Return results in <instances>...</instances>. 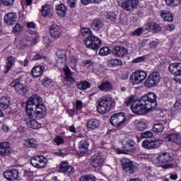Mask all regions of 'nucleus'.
<instances>
[{"label":"nucleus","mask_w":181,"mask_h":181,"mask_svg":"<svg viewBox=\"0 0 181 181\" xmlns=\"http://www.w3.org/2000/svg\"><path fill=\"white\" fill-rule=\"evenodd\" d=\"M156 98V94L152 92L143 95L132 105L131 109L132 112L138 115H144V114H146L148 111L155 110V108L158 107Z\"/></svg>","instance_id":"1"},{"label":"nucleus","mask_w":181,"mask_h":181,"mask_svg":"<svg viewBox=\"0 0 181 181\" xmlns=\"http://www.w3.org/2000/svg\"><path fill=\"white\" fill-rule=\"evenodd\" d=\"M28 115L34 117L37 119H42L47 114L46 106L42 103V98L37 95H32L26 105Z\"/></svg>","instance_id":"2"},{"label":"nucleus","mask_w":181,"mask_h":181,"mask_svg":"<svg viewBox=\"0 0 181 181\" xmlns=\"http://www.w3.org/2000/svg\"><path fill=\"white\" fill-rule=\"evenodd\" d=\"M115 105V101L112 98L103 97L99 100L98 111L100 114H106L110 112L111 108Z\"/></svg>","instance_id":"3"},{"label":"nucleus","mask_w":181,"mask_h":181,"mask_svg":"<svg viewBox=\"0 0 181 181\" xmlns=\"http://www.w3.org/2000/svg\"><path fill=\"white\" fill-rule=\"evenodd\" d=\"M85 45L88 49L98 52L101 47V40L95 35L90 34L85 39Z\"/></svg>","instance_id":"4"},{"label":"nucleus","mask_w":181,"mask_h":181,"mask_svg":"<svg viewBox=\"0 0 181 181\" xmlns=\"http://www.w3.org/2000/svg\"><path fill=\"white\" fill-rule=\"evenodd\" d=\"M110 121L113 127L119 128L120 127H122V125L125 124V121H127L125 113L122 112L115 113L110 117Z\"/></svg>","instance_id":"5"},{"label":"nucleus","mask_w":181,"mask_h":181,"mask_svg":"<svg viewBox=\"0 0 181 181\" xmlns=\"http://www.w3.org/2000/svg\"><path fill=\"white\" fill-rule=\"evenodd\" d=\"M160 81V74L158 71L152 72L144 82L145 87L152 88L155 86H158Z\"/></svg>","instance_id":"6"},{"label":"nucleus","mask_w":181,"mask_h":181,"mask_svg":"<svg viewBox=\"0 0 181 181\" xmlns=\"http://www.w3.org/2000/svg\"><path fill=\"white\" fill-rule=\"evenodd\" d=\"M148 74L144 71H136L130 76V83L133 86L141 84L146 78Z\"/></svg>","instance_id":"7"},{"label":"nucleus","mask_w":181,"mask_h":181,"mask_svg":"<svg viewBox=\"0 0 181 181\" xmlns=\"http://www.w3.org/2000/svg\"><path fill=\"white\" fill-rule=\"evenodd\" d=\"M122 168L126 173L132 174L135 172L136 167L134 165V162L128 158H122L121 160Z\"/></svg>","instance_id":"8"},{"label":"nucleus","mask_w":181,"mask_h":181,"mask_svg":"<svg viewBox=\"0 0 181 181\" xmlns=\"http://www.w3.org/2000/svg\"><path fill=\"white\" fill-rule=\"evenodd\" d=\"M90 165L95 169H101L104 165V158L100 153L94 154L91 158Z\"/></svg>","instance_id":"9"},{"label":"nucleus","mask_w":181,"mask_h":181,"mask_svg":"<svg viewBox=\"0 0 181 181\" xmlns=\"http://www.w3.org/2000/svg\"><path fill=\"white\" fill-rule=\"evenodd\" d=\"M30 163L37 169H43L47 163V159L43 156H36L30 160Z\"/></svg>","instance_id":"10"},{"label":"nucleus","mask_w":181,"mask_h":181,"mask_svg":"<svg viewBox=\"0 0 181 181\" xmlns=\"http://www.w3.org/2000/svg\"><path fill=\"white\" fill-rule=\"evenodd\" d=\"M11 87H13L15 88L16 91L18 93V94H21V95H25L26 93H28V87L24 86L21 83V80L16 79L13 81L11 84Z\"/></svg>","instance_id":"11"},{"label":"nucleus","mask_w":181,"mask_h":181,"mask_svg":"<svg viewBox=\"0 0 181 181\" xmlns=\"http://www.w3.org/2000/svg\"><path fill=\"white\" fill-rule=\"evenodd\" d=\"M163 144V141L161 139L148 141L144 140L142 142L143 148L145 149H158V148H160V145Z\"/></svg>","instance_id":"12"},{"label":"nucleus","mask_w":181,"mask_h":181,"mask_svg":"<svg viewBox=\"0 0 181 181\" xmlns=\"http://www.w3.org/2000/svg\"><path fill=\"white\" fill-rule=\"evenodd\" d=\"M122 150L118 149L117 153H124L127 155L128 152H131L134 149L135 143L132 140L127 139L122 141Z\"/></svg>","instance_id":"13"},{"label":"nucleus","mask_w":181,"mask_h":181,"mask_svg":"<svg viewBox=\"0 0 181 181\" xmlns=\"http://www.w3.org/2000/svg\"><path fill=\"white\" fill-rule=\"evenodd\" d=\"M139 6V0H125L122 4V8L124 9V11H134V9H136Z\"/></svg>","instance_id":"14"},{"label":"nucleus","mask_w":181,"mask_h":181,"mask_svg":"<svg viewBox=\"0 0 181 181\" xmlns=\"http://www.w3.org/2000/svg\"><path fill=\"white\" fill-rule=\"evenodd\" d=\"M59 172L68 176L74 173V167L69 165L67 161H62L60 164Z\"/></svg>","instance_id":"15"},{"label":"nucleus","mask_w":181,"mask_h":181,"mask_svg":"<svg viewBox=\"0 0 181 181\" xmlns=\"http://www.w3.org/2000/svg\"><path fill=\"white\" fill-rule=\"evenodd\" d=\"M4 177L8 181H15L19 179V171L16 169L5 171L3 174Z\"/></svg>","instance_id":"16"},{"label":"nucleus","mask_w":181,"mask_h":181,"mask_svg":"<svg viewBox=\"0 0 181 181\" xmlns=\"http://www.w3.org/2000/svg\"><path fill=\"white\" fill-rule=\"evenodd\" d=\"M168 70L172 74H175L174 80L177 81V76H181V63L170 64Z\"/></svg>","instance_id":"17"},{"label":"nucleus","mask_w":181,"mask_h":181,"mask_svg":"<svg viewBox=\"0 0 181 181\" xmlns=\"http://www.w3.org/2000/svg\"><path fill=\"white\" fill-rule=\"evenodd\" d=\"M9 105H11V100L9 99V97L2 96L0 98V117H4V112H2V111L8 110Z\"/></svg>","instance_id":"18"},{"label":"nucleus","mask_w":181,"mask_h":181,"mask_svg":"<svg viewBox=\"0 0 181 181\" xmlns=\"http://www.w3.org/2000/svg\"><path fill=\"white\" fill-rule=\"evenodd\" d=\"M9 153H11V143H0V156L5 158V156H9Z\"/></svg>","instance_id":"19"},{"label":"nucleus","mask_w":181,"mask_h":181,"mask_svg":"<svg viewBox=\"0 0 181 181\" xmlns=\"http://www.w3.org/2000/svg\"><path fill=\"white\" fill-rule=\"evenodd\" d=\"M63 30H62V28L57 25H52L49 28V33L50 35L54 38V39H59L60 36H62Z\"/></svg>","instance_id":"20"},{"label":"nucleus","mask_w":181,"mask_h":181,"mask_svg":"<svg viewBox=\"0 0 181 181\" xmlns=\"http://www.w3.org/2000/svg\"><path fill=\"white\" fill-rule=\"evenodd\" d=\"M112 53L115 57H124L128 50L122 46H116L112 49Z\"/></svg>","instance_id":"21"},{"label":"nucleus","mask_w":181,"mask_h":181,"mask_svg":"<svg viewBox=\"0 0 181 181\" xmlns=\"http://www.w3.org/2000/svg\"><path fill=\"white\" fill-rule=\"evenodd\" d=\"M28 117L29 121L26 122V124L28 125V127H29V128H32L33 129H40V128H42V124L36 121V119H37L35 117H30L29 115Z\"/></svg>","instance_id":"22"},{"label":"nucleus","mask_w":181,"mask_h":181,"mask_svg":"<svg viewBox=\"0 0 181 181\" xmlns=\"http://www.w3.org/2000/svg\"><path fill=\"white\" fill-rule=\"evenodd\" d=\"M146 30L148 32H152V33H158L160 32L161 28L160 25L155 22H150L145 25Z\"/></svg>","instance_id":"23"},{"label":"nucleus","mask_w":181,"mask_h":181,"mask_svg":"<svg viewBox=\"0 0 181 181\" xmlns=\"http://www.w3.org/2000/svg\"><path fill=\"white\" fill-rule=\"evenodd\" d=\"M158 163L162 165L163 163H168V162H171L172 160V156H170V153L164 152L161 153L158 157Z\"/></svg>","instance_id":"24"},{"label":"nucleus","mask_w":181,"mask_h":181,"mask_svg":"<svg viewBox=\"0 0 181 181\" xmlns=\"http://www.w3.org/2000/svg\"><path fill=\"white\" fill-rule=\"evenodd\" d=\"M17 18L18 16L15 13L10 12L5 15L4 22L7 25H14V23L16 22Z\"/></svg>","instance_id":"25"},{"label":"nucleus","mask_w":181,"mask_h":181,"mask_svg":"<svg viewBox=\"0 0 181 181\" xmlns=\"http://www.w3.org/2000/svg\"><path fill=\"white\" fill-rule=\"evenodd\" d=\"M88 146H90V143L88 142V140H81L78 144L80 153L82 154L87 153L88 152Z\"/></svg>","instance_id":"26"},{"label":"nucleus","mask_w":181,"mask_h":181,"mask_svg":"<svg viewBox=\"0 0 181 181\" xmlns=\"http://www.w3.org/2000/svg\"><path fill=\"white\" fill-rule=\"evenodd\" d=\"M103 26H104V22L97 18L93 20L91 23V28L93 29V30H95V32H99V30H101Z\"/></svg>","instance_id":"27"},{"label":"nucleus","mask_w":181,"mask_h":181,"mask_svg":"<svg viewBox=\"0 0 181 181\" xmlns=\"http://www.w3.org/2000/svg\"><path fill=\"white\" fill-rule=\"evenodd\" d=\"M167 142H174V144H181V137L179 134H172L165 137Z\"/></svg>","instance_id":"28"},{"label":"nucleus","mask_w":181,"mask_h":181,"mask_svg":"<svg viewBox=\"0 0 181 181\" xmlns=\"http://www.w3.org/2000/svg\"><path fill=\"white\" fill-rule=\"evenodd\" d=\"M42 16L44 18H53V13L52 12V8L49 5H44L42 7Z\"/></svg>","instance_id":"29"},{"label":"nucleus","mask_w":181,"mask_h":181,"mask_svg":"<svg viewBox=\"0 0 181 181\" xmlns=\"http://www.w3.org/2000/svg\"><path fill=\"white\" fill-rule=\"evenodd\" d=\"M45 71V66H37L33 68L31 71V74L33 77H39L42 76Z\"/></svg>","instance_id":"30"},{"label":"nucleus","mask_w":181,"mask_h":181,"mask_svg":"<svg viewBox=\"0 0 181 181\" xmlns=\"http://www.w3.org/2000/svg\"><path fill=\"white\" fill-rule=\"evenodd\" d=\"M15 57L9 56L7 57L6 61V66H5V70L4 73H8L11 69H12V66L15 64Z\"/></svg>","instance_id":"31"},{"label":"nucleus","mask_w":181,"mask_h":181,"mask_svg":"<svg viewBox=\"0 0 181 181\" xmlns=\"http://www.w3.org/2000/svg\"><path fill=\"white\" fill-rule=\"evenodd\" d=\"M57 9V13L60 16L61 18H64V16H66V13H67V7L63 4H58L56 6Z\"/></svg>","instance_id":"32"},{"label":"nucleus","mask_w":181,"mask_h":181,"mask_svg":"<svg viewBox=\"0 0 181 181\" xmlns=\"http://www.w3.org/2000/svg\"><path fill=\"white\" fill-rule=\"evenodd\" d=\"M64 71L65 73L66 81H69L71 84L76 83V80H74V78L73 77V72L70 70V68L66 66L64 69Z\"/></svg>","instance_id":"33"},{"label":"nucleus","mask_w":181,"mask_h":181,"mask_svg":"<svg viewBox=\"0 0 181 181\" xmlns=\"http://www.w3.org/2000/svg\"><path fill=\"white\" fill-rule=\"evenodd\" d=\"M87 127L89 129H97L100 127V121L97 119H88Z\"/></svg>","instance_id":"34"},{"label":"nucleus","mask_w":181,"mask_h":181,"mask_svg":"<svg viewBox=\"0 0 181 181\" xmlns=\"http://www.w3.org/2000/svg\"><path fill=\"white\" fill-rule=\"evenodd\" d=\"M160 16L163 18L165 22H172V21H173V14L169 11H161Z\"/></svg>","instance_id":"35"},{"label":"nucleus","mask_w":181,"mask_h":181,"mask_svg":"<svg viewBox=\"0 0 181 181\" xmlns=\"http://www.w3.org/2000/svg\"><path fill=\"white\" fill-rule=\"evenodd\" d=\"M77 86L79 90H88L91 87V83L87 81H81L77 82Z\"/></svg>","instance_id":"36"},{"label":"nucleus","mask_w":181,"mask_h":181,"mask_svg":"<svg viewBox=\"0 0 181 181\" xmlns=\"http://www.w3.org/2000/svg\"><path fill=\"white\" fill-rule=\"evenodd\" d=\"M23 144L26 148H37V141L33 139H25Z\"/></svg>","instance_id":"37"},{"label":"nucleus","mask_w":181,"mask_h":181,"mask_svg":"<svg viewBox=\"0 0 181 181\" xmlns=\"http://www.w3.org/2000/svg\"><path fill=\"white\" fill-rule=\"evenodd\" d=\"M98 88L100 91H110L112 90V85L110 82L105 81L98 86Z\"/></svg>","instance_id":"38"},{"label":"nucleus","mask_w":181,"mask_h":181,"mask_svg":"<svg viewBox=\"0 0 181 181\" xmlns=\"http://www.w3.org/2000/svg\"><path fill=\"white\" fill-rule=\"evenodd\" d=\"M134 125L138 131H145L146 129V123L145 122L136 119L134 121Z\"/></svg>","instance_id":"39"},{"label":"nucleus","mask_w":181,"mask_h":181,"mask_svg":"<svg viewBox=\"0 0 181 181\" xmlns=\"http://www.w3.org/2000/svg\"><path fill=\"white\" fill-rule=\"evenodd\" d=\"M164 129H165V127L163 126V124H162V123H156L153 127V132L155 134H160V133L163 132Z\"/></svg>","instance_id":"40"},{"label":"nucleus","mask_w":181,"mask_h":181,"mask_svg":"<svg viewBox=\"0 0 181 181\" xmlns=\"http://www.w3.org/2000/svg\"><path fill=\"white\" fill-rule=\"evenodd\" d=\"M107 65L109 67H115L117 66H122V61L119 59H111L108 61Z\"/></svg>","instance_id":"41"},{"label":"nucleus","mask_w":181,"mask_h":181,"mask_svg":"<svg viewBox=\"0 0 181 181\" xmlns=\"http://www.w3.org/2000/svg\"><path fill=\"white\" fill-rule=\"evenodd\" d=\"M165 4L168 6H171V8H175L180 5L181 0H165Z\"/></svg>","instance_id":"42"},{"label":"nucleus","mask_w":181,"mask_h":181,"mask_svg":"<svg viewBox=\"0 0 181 181\" xmlns=\"http://www.w3.org/2000/svg\"><path fill=\"white\" fill-rule=\"evenodd\" d=\"M46 60V59H47V57H45V54H43V53L42 52H35V54L33 56V57L32 58V61L35 62L36 60H42V59Z\"/></svg>","instance_id":"43"},{"label":"nucleus","mask_w":181,"mask_h":181,"mask_svg":"<svg viewBox=\"0 0 181 181\" xmlns=\"http://www.w3.org/2000/svg\"><path fill=\"white\" fill-rule=\"evenodd\" d=\"M80 181H95V176L93 175H86L80 177Z\"/></svg>","instance_id":"44"},{"label":"nucleus","mask_w":181,"mask_h":181,"mask_svg":"<svg viewBox=\"0 0 181 181\" xmlns=\"http://www.w3.org/2000/svg\"><path fill=\"white\" fill-rule=\"evenodd\" d=\"M111 53V49L108 47H102L99 51L100 56H107Z\"/></svg>","instance_id":"45"},{"label":"nucleus","mask_w":181,"mask_h":181,"mask_svg":"<svg viewBox=\"0 0 181 181\" xmlns=\"http://www.w3.org/2000/svg\"><path fill=\"white\" fill-rule=\"evenodd\" d=\"M105 16L107 19H109V21H112V22H115V21H117V17L118 16L114 12H108L106 13Z\"/></svg>","instance_id":"46"},{"label":"nucleus","mask_w":181,"mask_h":181,"mask_svg":"<svg viewBox=\"0 0 181 181\" xmlns=\"http://www.w3.org/2000/svg\"><path fill=\"white\" fill-rule=\"evenodd\" d=\"M21 45L23 46H30L32 45V38L30 37H25L21 40Z\"/></svg>","instance_id":"47"},{"label":"nucleus","mask_w":181,"mask_h":181,"mask_svg":"<svg viewBox=\"0 0 181 181\" xmlns=\"http://www.w3.org/2000/svg\"><path fill=\"white\" fill-rule=\"evenodd\" d=\"M52 83H53V80L47 76H45L43 79H42V86H44V87H47L48 86H49L50 84H52Z\"/></svg>","instance_id":"48"},{"label":"nucleus","mask_w":181,"mask_h":181,"mask_svg":"<svg viewBox=\"0 0 181 181\" xmlns=\"http://www.w3.org/2000/svg\"><path fill=\"white\" fill-rule=\"evenodd\" d=\"M76 66H77V59L74 57L70 58V66L72 70H76Z\"/></svg>","instance_id":"49"},{"label":"nucleus","mask_w":181,"mask_h":181,"mask_svg":"<svg viewBox=\"0 0 181 181\" xmlns=\"http://www.w3.org/2000/svg\"><path fill=\"white\" fill-rule=\"evenodd\" d=\"M54 142H55L57 145H63V144H64V139L61 136H57L54 139Z\"/></svg>","instance_id":"50"},{"label":"nucleus","mask_w":181,"mask_h":181,"mask_svg":"<svg viewBox=\"0 0 181 181\" xmlns=\"http://www.w3.org/2000/svg\"><path fill=\"white\" fill-rule=\"evenodd\" d=\"M21 32H22V27L17 23L13 28V33H14V35H19Z\"/></svg>","instance_id":"51"},{"label":"nucleus","mask_w":181,"mask_h":181,"mask_svg":"<svg viewBox=\"0 0 181 181\" xmlns=\"http://www.w3.org/2000/svg\"><path fill=\"white\" fill-rule=\"evenodd\" d=\"M153 136V133L151 131H146L141 134V138H152Z\"/></svg>","instance_id":"52"},{"label":"nucleus","mask_w":181,"mask_h":181,"mask_svg":"<svg viewBox=\"0 0 181 181\" xmlns=\"http://www.w3.org/2000/svg\"><path fill=\"white\" fill-rule=\"evenodd\" d=\"M141 35H144V28H139L132 33L133 36H141Z\"/></svg>","instance_id":"53"},{"label":"nucleus","mask_w":181,"mask_h":181,"mask_svg":"<svg viewBox=\"0 0 181 181\" xmlns=\"http://www.w3.org/2000/svg\"><path fill=\"white\" fill-rule=\"evenodd\" d=\"M1 2L5 6H12L15 0H1Z\"/></svg>","instance_id":"54"},{"label":"nucleus","mask_w":181,"mask_h":181,"mask_svg":"<svg viewBox=\"0 0 181 181\" xmlns=\"http://www.w3.org/2000/svg\"><path fill=\"white\" fill-rule=\"evenodd\" d=\"M174 108H175V110L177 111H180L181 110V100L178 99L176 100V102L174 104Z\"/></svg>","instance_id":"55"},{"label":"nucleus","mask_w":181,"mask_h":181,"mask_svg":"<svg viewBox=\"0 0 181 181\" xmlns=\"http://www.w3.org/2000/svg\"><path fill=\"white\" fill-rule=\"evenodd\" d=\"M145 56L139 57L133 60V63H141L142 62H145Z\"/></svg>","instance_id":"56"},{"label":"nucleus","mask_w":181,"mask_h":181,"mask_svg":"<svg viewBox=\"0 0 181 181\" xmlns=\"http://www.w3.org/2000/svg\"><path fill=\"white\" fill-rule=\"evenodd\" d=\"M158 45V43L156 41H151L148 43V46H149L150 49H156Z\"/></svg>","instance_id":"57"},{"label":"nucleus","mask_w":181,"mask_h":181,"mask_svg":"<svg viewBox=\"0 0 181 181\" xmlns=\"http://www.w3.org/2000/svg\"><path fill=\"white\" fill-rule=\"evenodd\" d=\"M82 108H83V102H81V100H77L76 101V110L81 111Z\"/></svg>","instance_id":"58"},{"label":"nucleus","mask_w":181,"mask_h":181,"mask_svg":"<svg viewBox=\"0 0 181 181\" xmlns=\"http://www.w3.org/2000/svg\"><path fill=\"white\" fill-rule=\"evenodd\" d=\"M81 32L83 36H86V35H90V33H91L90 28H82Z\"/></svg>","instance_id":"59"},{"label":"nucleus","mask_w":181,"mask_h":181,"mask_svg":"<svg viewBox=\"0 0 181 181\" xmlns=\"http://www.w3.org/2000/svg\"><path fill=\"white\" fill-rule=\"evenodd\" d=\"M77 4V0H68V5L70 8H74Z\"/></svg>","instance_id":"60"},{"label":"nucleus","mask_w":181,"mask_h":181,"mask_svg":"<svg viewBox=\"0 0 181 181\" xmlns=\"http://www.w3.org/2000/svg\"><path fill=\"white\" fill-rule=\"evenodd\" d=\"M57 56L59 58V59H64V57H66V54L64 53H63V50H59L57 52Z\"/></svg>","instance_id":"61"},{"label":"nucleus","mask_w":181,"mask_h":181,"mask_svg":"<svg viewBox=\"0 0 181 181\" xmlns=\"http://www.w3.org/2000/svg\"><path fill=\"white\" fill-rule=\"evenodd\" d=\"M165 30H168L169 32H172V30H175V25L168 24L165 26Z\"/></svg>","instance_id":"62"},{"label":"nucleus","mask_w":181,"mask_h":181,"mask_svg":"<svg viewBox=\"0 0 181 181\" xmlns=\"http://www.w3.org/2000/svg\"><path fill=\"white\" fill-rule=\"evenodd\" d=\"M27 28L29 29H35L36 28V24L33 22H30L27 23Z\"/></svg>","instance_id":"63"},{"label":"nucleus","mask_w":181,"mask_h":181,"mask_svg":"<svg viewBox=\"0 0 181 181\" xmlns=\"http://www.w3.org/2000/svg\"><path fill=\"white\" fill-rule=\"evenodd\" d=\"M133 101L134 99L132 98H129L126 100L125 104L127 107H129V105L134 104Z\"/></svg>","instance_id":"64"}]
</instances>
